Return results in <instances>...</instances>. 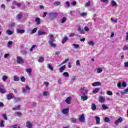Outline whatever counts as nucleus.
Listing matches in <instances>:
<instances>
[{
  "label": "nucleus",
  "mask_w": 128,
  "mask_h": 128,
  "mask_svg": "<svg viewBox=\"0 0 128 128\" xmlns=\"http://www.w3.org/2000/svg\"><path fill=\"white\" fill-rule=\"evenodd\" d=\"M112 6H118V4L114 0H112L110 2Z\"/></svg>",
  "instance_id": "dca6fc26"
},
{
  "label": "nucleus",
  "mask_w": 128,
  "mask_h": 128,
  "mask_svg": "<svg viewBox=\"0 0 128 128\" xmlns=\"http://www.w3.org/2000/svg\"><path fill=\"white\" fill-rule=\"evenodd\" d=\"M124 66H126V68H128V62H125L124 63Z\"/></svg>",
  "instance_id": "69168bd1"
},
{
  "label": "nucleus",
  "mask_w": 128,
  "mask_h": 128,
  "mask_svg": "<svg viewBox=\"0 0 128 128\" xmlns=\"http://www.w3.org/2000/svg\"><path fill=\"white\" fill-rule=\"evenodd\" d=\"M102 108L104 110H108V106H106L104 104L102 105Z\"/></svg>",
  "instance_id": "a18cd8bd"
},
{
  "label": "nucleus",
  "mask_w": 128,
  "mask_h": 128,
  "mask_svg": "<svg viewBox=\"0 0 128 128\" xmlns=\"http://www.w3.org/2000/svg\"><path fill=\"white\" fill-rule=\"evenodd\" d=\"M86 6H90V2L88 1V2L85 4Z\"/></svg>",
  "instance_id": "603ef678"
},
{
  "label": "nucleus",
  "mask_w": 128,
  "mask_h": 128,
  "mask_svg": "<svg viewBox=\"0 0 128 128\" xmlns=\"http://www.w3.org/2000/svg\"><path fill=\"white\" fill-rule=\"evenodd\" d=\"M2 116L3 118H4V120H7L8 116H6V114H3L2 115Z\"/></svg>",
  "instance_id": "09e8293b"
},
{
  "label": "nucleus",
  "mask_w": 128,
  "mask_h": 128,
  "mask_svg": "<svg viewBox=\"0 0 128 128\" xmlns=\"http://www.w3.org/2000/svg\"><path fill=\"white\" fill-rule=\"evenodd\" d=\"M122 122V117L120 118L118 120L115 121L114 124L116 126H118V124Z\"/></svg>",
  "instance_id": "423d86ee"
},
{
  "label": "nucleus",
  "mask_w": 128,
  "mask_h": 128,
  "mask_svg": "<svg viewBox=\"0 0 128 128\" xmlns=\"http://www.w3.org/2000/svg\"><path fill=\"white\" fill-rule=\"evenodd\" d=\"M38 30V28H34L31 32V34H34Z\"/></svg>",
  "instance_id": "de8ad7c7"
},
{
  "label": "nucleus",
  "mask_w": 128,
  "mask_h": 128,
  "mask_svg": "<svg viewBox=\"0 0 128 128\" xmlns=\"http://www.w3.org/2000/svg\"><path fill=\"white\" fill-rule=\"evenodd\" d=\"M71 4L74 6H76V1H74L71 3Z\"/></svg>",
  "instance_id": "680f3d73"
},
{
  "label": "nucleus",
  "mask_w": 128,
  "mask_h": 128,
  "mask_svg": "<svg viewBox=\"0 0 128 128\" xmlns=\"http://www.w3.org/2000/svg\"><path fill=\"white\" fill-rule=\"evenodd\" d=\"M6 96L7 100H12V98H14V95H12V93L7 94L6 95Z\"/></svg>",
  "instance_id": "39448f33"
},
{
  "label": "nucleus",
  "mask_w": 128,
  "mask_h": 128,
  "mask_svg": "<svg viewBox=\"0 0 128 128\" xmlns=\"http://www.w3.org/2000/svg\"><path fill=\"white\" fill-rule=\"evenodd\" d=\"M106 100V98L104 96H100L99 98V102H104Z\"/></svg>",
  "instance_id": "4468645a"
},
{
  "label": "nucleus",
  "mask_w": 128,
  "mask_h": 128,
  "mask_svg": "<svg viewBox=\"0 0 128 128\" xmlns=\"http://www.w3.org/2000/svg\"><path fill=\"white\" fill-rule=\"evenodd\" d=\"M6 32L7 34H8V36H12V34H14V32H12V31H10V30H6Z\"/></svg>",
  "instance_id": "5701e85b"
},
{
  "label": "nucleus",
  "mask_w": 128,
  "mask_h": 128,
  "mask_svg": "<svg viewBox=\"0 0 128 128\" xmlns=\"http://www.w3.org/2000/svg\"><path fill=\"white\" fill-rule=\"evenodd\" d=\"M66 70V65L62 66L60 68L59 70L60 72H62L64 70Z\"/></svg>",
  "instance_id": "f3484780"
},
{
  "label": "nucleus",
  "mask_w": 128,
  "mask_h": 128,
  "mask_svg": "<svg viewBox=\"0 0 128 128\" xmlns=\"http://www.w3.org/2000/svg\"><path fill=\"white\" fill-rule=\"evenodd\" d=\"M4 121L2 120L0 122V128H4Z\"/></svg>",
  "instance_id": "ea45409f"
},
{
  "label": "nucleus",
  "mask_w": 128,
  "mask_h": 128,
  "mask_svg": "<svg viewBox=\"0 0 128 128\" xmlns=\"http://www.w3.org/2000/svg\"><path fill=\"white\" fill-rule=\"evenodd\" d=\"M20 106L18 105L16 107L13 108L12 110H20Z\"/></svg>",
  "instance_id": "c9c22d12"
},
{
  "label": "nucleus",
  "mask_w": 128,
  "mask_h": 128,
  "mask_svg": "<svg viewBox=\"0 0 128 128\" xmlns=\"http://www.w3.org/2000/svg\"><path fill=\"white\" fill-rule=\"evenodd\" d=\"M95 118L96 120V124H100V117H98V116H96Z\"/></svg>",
  "instance_id": "aec40b11"
},
{
  "label": "nucleus",
  "mask_w": 128,
  "mask_h": 128,
  "mask_svg": "<svg viewBox=\"0 0 128 128\" xmlns=\"http://www.w3.org/2000/svg\"><path fill=\"white\" fill-rule=\"evenodd\" d=\"M72 46L74 48H78V46H80L78 44H73Z\"/></svg>",
  "instance_id": "13d9d810"
},
{
  "label": "nucleus",
  "mask_w": 128,
  "mask_h": 128,
  "mask_svg": "<svg viewBox=\"0 0 128 128\" xmlns=\"http://www.w3.org/2000/svg\"><path fill=\"white\" fill-rule=\"evenodd\" d=\"M36 45H33L31 48H30V52H32V50H34V48H36Z\"/></svg>",
  "instance_id": "6e6d98bb"
},
{
  "label": "nucleus",
  "mask_w": 128,
  "mask_h": 128,
  "mask_svg": "<svg viewBox=\"0 0 128 128\" xmlns=\"http://www.w3.org/2000/svg\"><path fill=\"white\" fill-rule=\"evenodd\" d=\"M64 76H66V78H68L70 76V74H68V72H64L63 73Z\"/></svg>",
  "instance_id": "f704fd0d"
},
{
  "label": "nucleus",
  "mask_w": 128,
  "mask_h": 128,
  "mask_svg": "<svg viewBox=\"0 0 128 128\" xmlns=\"http://www.w3.org/2000/svg\"><path fill=\"white\" fill-rule=\"evenodd\" d=\"M13 80L14 82H20V78L16 75L13 76Z\"/></svg>",
  "instance_id": "ddd939ff"
},
{
  "label": "nucleus",
  "mask_w": 128,
  "mask_h": 128,
  "mask_svg": "<svg viewBox=\"0 0 128 128\" xmlns=\"http://www.w3.org/2000/svg\"><path fill=\"white\" fill-rule=\"evenodd\" d=\"M47 68L49 70H54V68L52 66V65H50V64H48Z\"/></svg>",
  "instance_id": "cd10ccee"
},
{
  "label": "nucleus",
  "mask_w": 128,
  "mask_h": 128,
  "mask_svg": "<svg viewBox=\"0 0 128 128\" xmlns=\"http://www.w3.org/2000/svg\"><path fill=\"white\" fill-rule=\"evenodd\" d=\"M2 80L3 82H6V80H8V76H4L2 78Z\"/></svg>",
  "instance_id": "79ce46f5"
},
{
  "label": "nucleus",
  "mask_w": 128,
  "mask_h": 128,
  "mask_svg": "<svg viewBox=\"0 0 128 128\" xmlns=\"http://www.w3.org/2000/svg\"><path fill=\"white\" fill-rule=\"evenodd\" d=\"M26 126L28 128H32V123H30V122L28 121L26 122Z\"/></svg>",
  "instance_id": "9b49d317"
},
{
  "label": "nucleus",
  "mask_w": 128,
  "mask_h": 128,
  "mask_svg": "<svg viewBox=\"0 0 128 128\" xmlns=\"http://www.w3.org/2000/svg\"><path fill=\"white\" fill-rule=\"evenodd\" d=\"M88 92V88L84 87L81 88V94L82 95L86 94Z\"/></svg>",
  "instance_id": "7ed1b4c3"
},
{
  "label": "nucleus",
  "mask_w": 128,
  "mask_h": 128,
  "mask_svg": "<svg viewBox=\"0 0 128 128\" xmlns=\"http://www.w3.org/2000/svg\"><path fill=\"white\" fill-rule=\"evenodd\" d=\"M68 62V58L65 59L63 61V64H66V62Z\"/></svg>",
  "instance_id": "e2e57ef3"
},
{
  "label": "nucleus",
  "mask_w": 128,
  "mask_h": 128,
  "mask_svg": "<svg viewBox=\"0 0 128 128\" xmlns=\"http://www.w3.org/2000/svg\"><path fill=\"white\" fill-rule=\"evenodd\" d=\"M100 92V89L98 88H96L94 90H92L93 94H98Z\"/></svg>",
  "instance_id": "b1692460"
},
{
  "label": "nucleus",
  "mask_w": 128,
  "mask_h": 128,
  "mask_svg": "<svg viewBox=\"0 0 128 128\" xmlns=\"http://www.w3.org/2000/svg\"><path fill=\"white\" fill-rule=\"evenodd\" d=\"M68 110H70V108L62 109V112L64 114H68Z\"/></svg>",
  "instance_id": "1a4fd4ad"
},
{
  "label": "nucleus",
  "mask_w": 128,
  "mask_h": 128,
  "mask_svg": "<svg viewBox=\"0 0 128 128\" xmlns=\"http://www.w3.org/2000/svg\"><path fill=\"white\" fill-rule=\"evenodd\" d=\"M46 34V32H44V30H39L38 31V36L44 35V34Z\"/></svg>",
  "instance_id": "2eb2a0df"
},
{
  "label": "nucleus",
  "mask_w": 128,
  "mask_h": 128,
  "mask_svg": "<svg viewBox=\"0 0 128 128\" xmlns=\"http://www.w3.org/2000/svg\"><path fill=\"white\" fill-rule=\"evenodd\" d=\"M66 8H70V2L68 1L66 2Z\"/></svg>",
  "instance_id": "864d4df0"
},
{
  "label": "nucleus",
  "mask_w": 128,
  "mask_h": 128,
  "mask_svg": "<svg viewBox=\"0 0 128 128\" xmlns=\"http://www.w3.org/2000/svg\"><path fill=\"white\" fill-rule=\"evenodd\" d=\"M101 2H104V4H108V0H100Z\"/></svg>",
  "instance_id": "5fc2aeb1"
},
{
  "label": "nucleus",
  "mask_w": 128,
  "mask_h": 128,
  "mask_svg": "<svg viewBox=\"0 0 128 128\" xmlns=\"http://www.w3.org/2000/svg\"><path fill=\"white\" fill-rule=\"evenodd\" d=\"M97 74H100L102 72V68H96Z\"/></svg>",
  "instance_id": "412c9836"
},
{
  "label": "nucleus",
  "mask_w": 128,
  "mask_h": 128,
  "mask_svg": "<svg viewBox=\"0 0 128 128\" xmlns=\"http://www.w3.org/2000/svg\"><path fill=\"white\" fill-rule=\"evenodd\" d=\"M65 102L66 104H70V102H72V97H68L65 100Z\"/></svg>",
  "instance_id": "6e6552de"
},
{
  "label": "nucleus",
  "mask_w": 128,
  "mask_h": 128,
  "mask_svg": "<svg viewBox=\"0 0 128 128\" xmlns=\"http://www.w3.org/2000/svg\"><path fill=\"white\" fill-rule=\"evenodd\" d=\"M15 114H16V116H22V113L20 112H18Z\"/></svg>",
  "instance_id": "a19ab883"
},
{
  "label": "nucleus",
  "mask_w": 128,
  "mask_h": 128,
  "mask_svg": "<svg viewBox=\"0 0 128 128\" xmlns=\"http://www.w3.org/2000/svg\"><path fill=\"white\" fill-rule=\"evenodd\" d=\"M68 40V37L66 36L64 37V38L62 39V44H65L66 40Z\"/></svg>",
  "instance_id": "2f4dec72"
},
{
  "label": "nucleus",
  "mask_w": 128,
  "mask_h": 128,
  "mask_svg": "<svg viewBox=\"0 0 128 128\" xmlns=\"http://www.w3.org/2000/svg\"><path fill=\"white\" fill-rule=\"evenodd\" d=\"M17 32L18 34H24V30L18 29L17 30Z\"/></svg>",
  "instance_id": "393cba45"
},
{
  "label": "nucleus",
  "mask_w": 128,
  "mask_h": 128,
  "mask_svg": "<svg viewBox=\"0 0 128 128\" xmlns=\"http://www.w3.org/2000/svg\"><path fill=\"white\" fill-rule=\"evenodd\" d=\"M26 72L28 73V74H32V68H26Z\"/></svg>",
  "instance_id": "72a5a7b5"
},
{
  "label": "nucleus",
  "mask_w": 128,
  "mask_h": 128,
  "mask_svg": "<svg viewBox=\"0 0 128 128\" xmlns=\"http://www.w3.org/2000/svg\"><path fill=\"white\" fill-rule=\"evenodd\" d=\"M124 50H128V45H126L124 46L123 48Z\"/></svg>",
  "instance_id": "4d7b16f0"
},
{
  "label": "nucleus",
  "mask_w": 128,
  "mask_h": 128,
  "mask_svg": "<svg viewBox=\"0 0 128 128\" xmlns=\"http://www.w3.org/2000/svg\"><path fill=\"white\" fill-rule=\"evenodd\" d=\"M4 102H0V108H3L4 106Z\"/></svg>",
  "instance_id": "0e129e2a"
},
{
  "label": "nucleus",
  "mask_w": 128,
  "mask_h": 128,
  "mask_svg": "<svg viewBox=\"0 0 128 128\" xmlns=\"http://www.w3.org/2000/svg\"><path fill=\"white\" fill-rule=\"evenodd\" d=\"M14 98V102H20V98Z\"/></svg>",
  "instance_id": "37998d69"
},
{
  "label": "nucleus",
  "mask_w": 128,
  "mask_h": 128,
  "mask_svg": "<svg viewBox=\"0 0 128 128\" xmlns=\"http://www.w3.org/2000/svg\"><path fill=\"white\" fill-rule=\"evenodd\" d=\"M49 41L48 42V43L50 42H56V40H54V34H51L49 35Z\"/></svg>",
  "instance_id": "20e7f679"
},
{
  "label": "nucleus",
  "mask_w": 128,
  "mask_h": 128,
  "mask_svg": "<svg viewBox=\"0 0 128 128\" xmlns=\"http://www.w3.org/2000/svg\"><path fill=\"white\" fill-rule=\"evenodd\" d=\"M54 42H50L48 44H50V46L52 48H56V44L53 43Z\"/></svg>",
  "instance_id": "7c9ffc66"
},
{
  "label": "nucleus",
  "mask_w": 128,
  "mask_h": 128,
  "mask_svg": "<svg viewBox=\"0 0 128 128\" xmlns=\"http://www.w3.org/2000/svg\"><path fill=\"white\" fill-rule=\"evenodd\" d=\"M26 90H30V86L28 85H26V88H23V92H26Z\"/></svg>",
  "instance_id": "f8f14e48"
},
{
  "label": "nucleus",
  "mask_w": 128,
  "mask_h": 128,
  "mask_svg": "<svg viewBox=\"0 0 128 128\" xmlns=\"http://www.w3.org/2000/svg\"><path fill=\"white\" fill-rule=\"evenodd\" d=\"M111 20H112V22H118V20L117 19L114 20V18H112Z\"/></svg>",
  "instance_id": "052dcab7"
},
{
  "label": "nucleus",
  "mask_w": 128,
  "mask_h": 128,
  "mask_svg": "<svg viewBox=\"0 0 128 128\" xmlns=\"http://www.w3.org/2000/svg\"><path fill=\"white\" fill-rule=\"evenodd\" d=\"M38 62H44V57H40Z\"/></svg>",
  "instance_id": "c85d7f7f"
},
{
  "label": "nucleus",
  "mask_w": 128,
  "mask_h": 128,
  "mask_svg": "<svg viewBox=\"0 0 128 128\" xmlns=\"http://www.w3.org/2000/svg\"><path fill=\"white\" fill-rule=\"evenodd\" d=\"M12 42L10 41L8 42V43L7 44V46H8V48H10V46H12Z\"/></svg>",
  "instance_id": "3c124183"
},
{
  "label": "nucleus",
  "mask_w": 128,
  "mask_h": 128,
  "mask_svg": "<svg viewBox=\"0 0 128 128\" xmlns=\"http://www.w3.org/2000/svg\"><path fill=\"white\" fill-rule=\"evenodd\" d=\"M88 44L90 46H94V41H89L88 42Z\"/></svg>",
  "instance_id": "8fccbe9b"
},
{
  "label": "nucleus",
  "mask_w": 128,
  "mask_h": 128,
  "mask_svg": "<svg viewBox=\"0 0 128 128\" xmlns=\"http://www.w3.org/2000/svg\"><path fill=\"white\" fill-rule=\"evenodd\" d=\"M20 81L22 82H26V78H24V76H22L20 78Z\"/></svg>",
  "instance_id": "473e14b6"
},
{
  "label": "nucleus",
  "mask_w": 128,
  "mask_h": 128,
  "mask_svg": "<svg viewBox=\"0 0 128 128\" xmlns=\"http://www.w3.org/2000/svg\"><path fill=\"white\" fill-rule=\"evenodd\" d=\"M54 6H58L60 5V2H54Z\"/></svg>",
  "instance_id": "58836bf2"
},
{
  "label": "nucleus",
  "mask_w": 128,
  "mask_h": 128,
  "mask_svg": "<svg viewBox=\"0 0 128 128\" xmlns=\"http://www.w3.org/2000/svg\"><path fill=\"white\" fill-rule=\"evenodd\" d=\"M88 96L86 94H84V95H82L81 96V100H83V102H84L86 100H88Z\"/></svg>",
  "instance_id": "0eeeda50"
},
{
  "label": "nucleus",
  "mask_w": 128,
  "mask_h": 128,
  "mask_svg": "<svg viewBox=\"0 0 128 128\" xmlns=\"http://www.w3.org/2000/svg\"><path fill=\"white\" fill-rule=\"evenodd\" d=\"M104 122H110V118L105 117L104 118Z\"/></svg>",
  "instance_id": "e433bc0d"
},
{
  "label": "nucleus",
  "mask_w": 128,
  "mask_h": 128,
  "mask_svg": "<svg viewBox=\"0 0 128 128\" xmlns=\"http://www.w3.org/2000/svg\"><path fill=\"white\" fill-rule=\"evenodd\" d=\"M50 20H54L55 18H56L58 16V13L56 12H51L48 14Z\"/></svg>",
  "instance_id": "f257e3e1"
},
{
  "label": "nucleus",
  "mask_w": 128,
  "mask_h": 128,
  "mask_svg": "<svg viewBox=\"0 0 128 128\" xmlns=\"http://www.w3.org/2000/svg\"><path fill=\"white\" fill-rule=\"evenodd\" d=\"M91 108L92 110H96V106L94 103L92 104Z\"/></svg>",
  "instance_id": "4be33fe9"
},
{
  "label": "nucleus",
  "mask_w": 128,
  "mask_h": 128,
  "mask_svg": "<svg viewBox=\"0 0 128 128\" xmlns=\"http://www.w3.org/2000/svg\"><path fill=\"white\" fill-rule=\"evenodd\" d=\"M6 90H4V88L0 87V94H6Z\"/></svg>",
  "instance_id": "bb28decb"
},
{
  "label": "nucleus",
  "mask_w": 128,
  "mask_h": 128,
  "mask_svg": "<svg viewBox=\"0 0 128 128\" xmlns=\"http://www.w3.org/2000/svg\"><path fill=\"white\" fill-rule=\"evenodd\" d=\"M122 86H124V88H126V82H124L122 84Z\"/></svg>",
  "instance_id": "bf43d9fd"
},
{
  "label": "nucleus",
  "mask_w": 128,
  "mask_h": 128,
  "mask_svg": "<svg viewBox=\"0 0 128 128\" xmlns=\"http://www.w3.org/2000/svg\"><path fill=\"white\" fill-rule=\"evenodd\" d=\"M126 40H128V32H126Z\"/></svg>",
  "instance_id": "774afa93"
},
{
  "label": "nucleus",
  "mask_w": 128,
  "mask_h": 128,
  "mask_svg": "<svg viewBox=\"0 0 128 128\" xmlns=\"http://www.w3.org/2000/svg\"><path fill=\"white\" fill-rule=\"evenodd\" d=\"M86 122V118L84 117V114H82L80 116V122Z\"/></svg>",
  "instance_id": "9d476101"
},
{
  "label": "nucleus",
  "mask_w": 128,
  "mask_h": 128,
  "mask_svg": "<svg viewBox=\"0 0 128 128\" xmlns=\"http://www.w3.org/2000/svg\"><path fill=\"white\" fill-rule=\"evenodd\" d=\"M106 94L108 96H112V92L110 90H108L106 92Z\"/></svg>",
  "instance_id": "49530a36"
},
{
  "label": "nucleus",
  "mask_w": 128,
  "mask_h": 128,
  "mask_svg": "<svg viewBox=\"0 0 128 128\" xmlns=\"http://www.w3.org/2000/svg\"><path fill=\"white\" fill-rule=\"evenodd\" d=\"M22 13H20L18 14L17 18L18 20H20V18H22Z\"/></svg>",
  "instance_id": "c03bdc74"
},
{
  "label": "nucleus",
  "mask_w": 128,
  "mask_h": 128,
  "mask_svg": "<svg viewBox=\"0 0 128 128\" xmlns=\"http://www.w3.org/2000/svg\"><path fill=\"white\" fill-rule=\"evenodd\" d=\"M86 16H88V14H86V12H83L80 14V16H82L83 18H86Z\"/></svg>",
  "instance_id": "4c0bfd02"
},
{
  "label": "nucleus",
  "mask_w": 128,
  "mask_h": 128,
  "mask_svg": "<svg viewBox=\"0 0 128 128\" xmlns=\"http://www.w3.org/2000/svg\"><path fill=\"white\" fill-rule=\"evenodd\" d=\"M35 22H36L38 26H40V18H35Z\"/></svg>",
  "instance_id": "a211bd4d"
},
{
  "label": "nucleus",
  "mask_w": 128,
  "mask_h": 128,
  "mask_svg": "<svg viewBox=\"0 0 128 128\" xmlns=\"http://www.w3.org/2000/svg\"><path fill=\"white\" fill-rule=\"evenodd\" d=\"M92 86H102V83H100V82H95L94 83L92 84Z\"/></svg>",
  "instance_id": "6ab92c4d"
},
{
  "label": "nucleus",
  "mask_w": 128,
  "mask_h": 128,
  "mask_svg": "<svg viewBox=\"0 0 128 128\" xmlns=\"http://www.w3.org/2000/svg\"><path fill=\"white\" fill-rule=\"evenodd\" d=\"M70 121L73 124H76V118H70Z\"/></svg>",
  "instance_id": "c756f323"
},
{
  "label": "nucleus",
  "mask_w": 128,
  "mask_h": 128,
  "mask_svg": "<svg viewBox=\"0 0 128 128\" xmlns=\"http://www.w3.org/2000/svg\"><path fill=\"white\" fill-rule=\"evenodd\" d=\"M66 22V18L63 17L61 19V24H64V22Z\"/></svg>",
  "instance_id": "a878e982"
},
{
  "label": "nucleus",
  "mask_w": 128,
  "mask_h": 128,
  "mask_svg": "<svg viewBox=\"0 0 128 128\" xmlns=\"http://www.w3.org/2000/svg\"><path fill=\"white\" fill-rule=\"evenodd\" d=\"M17 64H24V60L22 58L18 56L16 57V60Z\"/></svg>",
  "instance_id": "f03ea898"
},
{
  "label": "nucleus",
  "mask_w": 128,
  "mask_h": 128,
  "mask_svg": "<svg viewBox=\"0 0 128 128\" xmlns=\"http://www.w3.org/2000/svg\"><path fill=\"white\" fill-rule=\"evenodd\" d=\"M76 64L77 66H80V60H77V61L76 62Z\"/></svg>",
  "instance_id": "338daca9"
}]
</instances>
